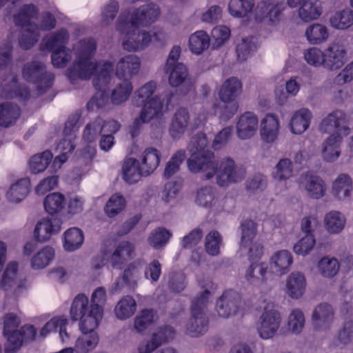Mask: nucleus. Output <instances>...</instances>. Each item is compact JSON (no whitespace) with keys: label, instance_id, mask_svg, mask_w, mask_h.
<instances>
[{"label":"nucleus","instance_id":"338daca9","mask_svg":"<svg viewBox=\"0 0 353 353\" xmlns=\"http://www.w3.org/2000/svg\"><path fill=\"white\" fill-rule=\"evenodd\" d=\"M171 236L172 234L169 230L159 228L150 233L148 242L152 248L160 249L166 245Z\"/></svg>","mask_w":353,"mask_h":353},{"label":"nucleus","instance_id":"c9c22d12","mask_svg":"<svg viewBox=\"0 0 353 353\" xmlns=\"http://www.w3.org/2000/svg\"><path fill=\"white\" fill-rule=\"evenodd\" d=\"M322 12V4L319 0H307L303 1L298 10L299 19L305 23L319 19Z\"/></svg>","mask_w":353,"mask_h":353},{"label":"nucleus","instance_id":"f257e3e1","mask_svg":"<svg viewBox=\"0 0 353 353\" xmlns=\"http://www.w3.org/2000/svg\"><path fill=\"white\" fill-rule=\"evenodd\" d=\"M97 48L96 40L92 37L79 40L73 46L75 59L65 72L72 83L77 79H90L94 75L93 85L98 92L87 103L89 111H94L104 105L105 87L109 83L113 70L112 62L105 61L101 64L94 59Z\"/></svg>","mask_w":353,"mask_h":353},{"label":"nucleus","instance_id":"ddd939ff","mask_svg":"<svg viewBox=\"0 0 353 353\" xmlns=\"http://www.w3.org/2000/svg\"><path fill=\"white\" fill-rule=\"evenodd\" d=\"M156 88L157 83L154 81H150L145 83L135 92L133 103L136 106H143V108L149 104L151 110L157 108L159 109L157 111V115L162 116L164 112L170 110V103L172 95L168 97L166 105L164 106L157 95L152 96Z\"/></svg>","mask_w":353,"mask_h":353},{"label":"nucleus","instance_id":"7ed1b4c3","mask_svg":"<svg viewBox=\"0 0 353 353\" xmlns=\"http://www.w3.org/2000/svg\"><path fill=\"white\" fill-rule=\"evenodd\" d=\"M160 10L157 5L148 3L129 11L122 12L117 19V29L124 34L122 46L129 52L143 50L151 43L152 37L139 27H148L159 18Z\"/></svg>","mask_w":353,"mask_h":353},{"label":"nucleus","instance_id":"09e8293b","mask_svg":"<svg viewBox=\"0 0 353 353\" xmlns=\"http://www.w3.org/2000/svg\"><path fill=\"white\" fill-rule=\"evenodd\" d=\"M151 108L149 104L145 105V108H142L139 117L136 118L130 126V134L132 138L136 137L139 133V130L143 123L149 122L150 120L159 118L161 116L157 115L158 108H154L153 110H150Z\"/></svg>","mask_w":353,"mask_h":353},{"label":"nucleus","instance_id":"37998d69","mask_svg":"<svg viewBox=\"0 0 353 353\" xmlns=\"http://www.w3.org/2000/svg\"><path fill=\"white\" fill-rule=\"evenodd\" d=\"M30 181L28 178H23L13 183L6 192V197L10 202L19 203L23 201L30 191Z\"/></svg>","mask_w":353,"mask_h":353},{"label":"nucleus","instance_id":"4d7b16f0","mask_svg":"<svg viewBox=\"0 0 353 353\" xmlns=\"http://www.w3.org/2000/svg\"><path fill=\"white\" fill-rule=\"evenodd\" d=\"M221 104H214L213 110L214 114L223 121H227L232 118L239 110V103L236 101L221 102Z\"/></svg>","mask_w":353,"mask_h":353},{"label":"nucleus","instance_id":"393cba45","mask_svg":"<svg viewBox=\"0 0 353 353\" xmlns=\"http://www.w3.org/2000/svg\"><path fill=\"white\" fill-rule=\"evenodd\" d=\"M62 221L57 217H47L40 220L34 228V237L38 241L44 242L59 232Z\"/></svg>","mask_w":353,"mask_h":353},{"label":"nucleus","instance_id":"e433bc0d","mask_svg":"<svg viewBox=\"0 0 353 353\" xmlns=\"http://www.w3.org/2000/svg\"><path fill=\"white\" fill-rule=\"evenodd\" d=\"M312 119V113L307 108L296 111L290 121V128L294 134H301L307 130Z\"/></svg>","mask_w":353,"mask_h":353},{"label":"nucleus","instance_id":"603ef678","mask_svg":"<svg viewBox=\"0 0 353 353\" xmlns=\"http://www.w3.org/2000/svg\"><path fill=\"white\" fill-rule=\"evenodd\" d=\"M257 47L258 44L255 37L243 38L236 45V52L237 59L239 61H246L256 52Z\"/></svg>","mask_w":353,"mask_h":353},{"label":"nucleus","instance_id":"f8f14e48","mask_svg":"<svg viewBox=\"0 0 353 353\" xmlns=\"http://www.w3.org/2000/svg\"><path fill=\"white\" fill-rule=\"evenodd\" d=\"M134 250L132 243L128 241L121 242L113 253L103 250L92 259V268L99 270L110 261L112 268L121 269L122 265L131 258Z\"/></svg>","mask_w":353,"mask_h":353},{"label":"nucleus","instance_id":"58836bf2","mask_svg":"<svg viewBox=\"0 0 353 353\" xmlns=\"http://www.w3.org/2000/svg\"><path fill=\"white\" fill-rule=\"evenodd\" d=\"M324 227L330 234H339L344 230L346 225L345 216L339 211L332 210L324 217Z\"/></svg>","mask_w":353,"mask_h":353},{"label":"nucleus","instance_id":"c756f323","mask_svg":"<svg viewBox=\"0 0 353 353\" xmlns=\"http://www.w3.org/2000/svg\"><path fill=\"white\" fill-rule=\"evenodd\" d=\"M306 286L304 274L299 272H293L286 279L285 292L290 298L298 299L305 294Z\"/></svg>","mask_w":353,"mask_h":353},{"label":"nucleus","instance_id":"4be33fe9","mask_svg":"<svg viewBox=\"0 0 353 353\" xmlns=\"http://www.w3.org/2000/svg\"><path fill=\"white\" fill-rule=\"evenodd\" d=\"M259 128L256 114L250 111L245 112L238 117L236 123V133L241 140H248L254 137Z\"/></svg>","mask_w":353,"mask_h":353},{"label":"nucleus","instance_id":"f03ea898","mask_svg":"<svg viewBox=\"0 0 353 353\" xmlns=\"http://www.w3.org/2000/svg\"><path fill=\"white\" fill-rule=\"evenodd\" d=\"M189 150L191 153L187 162L189 170L193 173L200 171L205 172L204 179H210L216 174L217 183L224 186L229 183L240 181L245 176V168L235 165L234 161L230 158L223 159L217 170L214 154L208 149V141L203 132L198 133L191 139Z\"/></svg>","mask_w":353,"mask_h":353},{"label":"nucleus","instance_id":"412c9836","mask_svg":"<svg viewBox=\"0 0 353 353\" xmlns=\"http://www.w3.org/2000/svg\"><path fill=\"white\" fill-rule=\"evenodd\" d=\"M334 312L331 305L321 303L317 305L312 314V326L315 331L326 332L334 322Z\"/></svg>","mask_w":353,"mask_h":353},{"label":"nucleus","instance_id":"de8ad7c7","mask_svg":"<svg viewBox=\"0 0 353 353\" xmlns=\"http://www.w3.org/2000/svg\"><path fill=\"white\" fill-rule=\"evenodd\" d=\"M332 28L336 30H344L353 25V10L345 8L336 12L330 19Z\"/></svg>","mask_w":353,"mask_h":353},{"label":"nucleus","instance_id":"6ab92c4d","mask_svg":"<svg viewBox=\"0 0 353 353\" xmlns=\"http://www.w3.org/2000/svg\"><path fill=\"white\" fill-rule=\"evenodd\" d=\"M20 324L19 318L13 313L7 314L3 322V334L7 339L5 353H15L21 346V336L17 327Z\"/></svg>","mask_w":353,"mask_h":353},{"label":"nucleus","instance_id":"1a4fd4ad","mask_svg":"<svg viewBox=\"0 0 353 353\" xmlns=\"http://www.w3.org/2000/svg\"><path fill=\"white\" fill-rule=\"evenodd\" d=\"M79 117L77 114L71 115L65 123L63 130L64 137L58 143L56 150L60 152L53 160L50 165L52 172H57L68 159V154L75 148L74 140L79 130L78 121Z\"/></svg>","mask_w":353,"mask_h":353},{"label":"nucleus","instance_id":"423d86ee","mask_svg":"<svg viewBox=\"0 0 353 353\" xmlns=\"http://www.w3.org/2000/svg\"><path fill=\"white\" fill-rule=\"evenodd\" d=\"M199 283L204 290L192 301L191 305L192 317L187 325V332L189 335L193 337L203 334L208 330V319L205 309L209 302L210 296L217 289V285L209 279L199 281Z\"/></svg>","mask_w":353,"mask_h":353},{"label":"nucleus","instance_id":"7c9ffc66","mask_svg":"<svg viewBox=\"0 0 353 353\" xmlns=\"http://www.w3.org/2000/svg\"><path fill=\"white\" fill-rule=\"evenodd\" d=\"M30 95V90L27 87H18L16 75L12 76L10 82L8 83L7 79H4L1 84L0 96L3 98L20 97L26 101L29 99Z\"/></svg>","mask_w":353,"mask_h":353},{"label":"nucleus","instance_id":"49530a36","mask_svg":"<svg viewBox=\"0 0 353 353\" xmlns=\"http://www.w3.org/2000/svg\"><path fill=\"white\" fill-rule=\"evenodd\" d=\"M305 35L310 43L319 45L328 39L329 30L325 26L316 23L307 28Z\"/></svg>","mask_w":353,"mask_h":353},{"label":"nucleus","instance_id":"8fccbe9b","mask_svg":"<svg viewBox=\"0 0 353 353\" xmlns=\"http://www.w3.org/2000/svg\"><path fill=\"white\" fill-rule=\"evenodd\" d=\"M20 116V108L9 102L0 105V126L8 127Z\"/></svg>","mask_w":353,"mask_h":353},{"label":"nucleus","instance_id":"ea45409f","mask_svg":"<svg viewBox=\"0 0 353 353\" xmlns=\"http://www.w3.org/2000/svg\"><path fill=\"white\" fill-rule=\"evenodd\" d=\"M189 113L185 108L177 110L172 120L170 134L173 139L180 138L187 130L189 125Z\"/></svg>","mask_w":353,"mask_h":353},{"label":"nucleus","instance_id":"5fc2aeb1","mask_svg":"<svg viewBox=\"0 0 353 353\" xmlns=\"http://www.w3.org/2000/svg\"><path fill=\"white\" fill-rule=\"evenodd\" d=\"M54 256V250L50 246H45L33 255L31 266L33 269H43L48 266Z\"/></svg>","mask_w":353,"mask_h":353},{"label":"nucleus","instance_id":"79ce46f5","mask_svg":"<svg viewBox=\"0 0 353 353\" xmlns=\"http://www.w3.org/2000/svg\"><path fill=\"white\" fill-rule=\"evenodd\" d=\"M62 240L63 249L67 252H74L82 245L83 232L76 227L69 228L63 233Z\"/></svg>","mask_w":353,"mask_h":353},{"label":"nucleus","instance_id":"b1692460","mask_svg":"<svg viewBox=\"0 0 353 353\" xmlns=\"http://www.w3.org/2000/svg\"><path fill=\"white\" fill-rule=\"evenodd\" d=\"M281 124L278 117L272 113L267 114L260 123V137L265 143H273L279 138Z\"/></svg>","mask_w":353,"mask_h":353},{"label":"nucleus","instance_id":"c85d7f7f","mask_svg":"<svg viewBox=\"0 0 353 353\" xmlns=\"http://www.w3.org/2000/svg\"><path fill=\"white\" fill-rule=\"evenodd\" d=\"M352 191L353 181L350 176L347 174H340L332 183V194L339 201H349Z\"/></svg>","mask_w":353,"mask_h":353},{"label":"nucleus","instance_id":"a19ab883","mask_svg":"<svg viewBox=\"0 0 353 353\" xmlns=\"http://www.w3.org/2000/svg\"><path fill=\"white\" fill-rule=\"evenodd\" d=\"M196 202L199 205L208 208L214 213L222 210V206L216 198L214 189L211 187L201 188L196 195Z\"/></svg>","mask_w":353,"mask_h":353},{"label":"nucleus","instance_id":"6e6d98bb","mask_svg":"<svg viewBox=\"0 0 353 353\" xmlns=\"http://www.w3.org/2000/svg\"><path fill=\"white\" fill-rule=\"evenodd\" d=\"M53 155L49 150L32 156L29 161V168L32 173L37 174L44 171L52 159Z\"/></svg>","mask_w":353,"mask_h":353},{"label":"nucleus","instance_id":"5701e85b","mask_svg":"<svg viewBox=\"0 0 353 353\" xmlns=\"http://www.w3.org/2000/svg\"><path fill=\"white\" fill-rule=\"evenodd\" d=\"M174 336V329L168 325L157 328L152 334L150 341L141 343L138 350L139 353H151L162 344L172 340Z\"/></svg>","mask_w":353,"mask_h":353},{"label":"nucleus","instance_id":"9b49d317","mask_svg":"<svg viewBox=\"0 0 353 353\" xmlns=\"http://www.w3.org/2000/svg\"><path fill=\"white\" fill-rule=\"evenodd\" d=\"M23 79L36 85L39 95L46 92L53 83L54 75L46 70L43 62L34 61L24 65L22 70Z\"/></svg>","mask_w":353,"mask_h":353},{"label":"nucleus","instance_id":"cd10ccee","mask_svg":"<svg viewBox=\"0 0 353 353\" xmlns=\"http://www.w3.org/2000/svg\"><path fill=\"white\" fill-rule=\"evenodd\" d=\"M299 183L310 198L319 199L323 197L325 193V183L321 177L316 175L307 173L301 176Z\"/></svg>","mask_w":353,"mask_h":353},{"label":"nucleus","instance_id":"864d4df0","mask_svg":"<svg viewBox=\"0 0 353 353\" xmlns=\"http://www.w3.org/2000/svg\"><path fill=\"white\" fill-rule=\"evenodd\" d=\"M137 303L130 296L123 297L114 308L116 316L121 320L132 316L136 311Z\"/></svg>","mask_w":353,"mask_h":353},{"label":"nucleus","instance_id":"9d476101","mask_svg":"<svg viewBox=\"0 0 353 353\" xmlns=\"http://www.w3.org/2000/svg\"><path fill=\"white\" fill-rule=\"evenodd\" d=\"M121 128L120 123L115 120L104 122L101 118H97L88 123L83 132V139L88 145L84 150L83 157L91 159L95 154V144L98 136L101 133L114 135Z\"/></svg>","mask_w":353,"mask_h":353},{"label":"nucleus","instance_id":"e2e57ef3","mask_svg":"<svg viewBox=\"0 0 353 353\" xmlns=\"http://www.w3.org/2000/svg\"><path fill=\"white\" fill-rule=\"evenodd\" d=\"M132 85L129 79L123 80L112 91L111 101L113 104L119 105L129 98L132 92Z\"/></svg>","mask_w":353,"mask_h":353},{"label":"nucleus","instance_id":"69168bd1","mask_svg":"<svg viewBox=\"0 0 353 353\" xmlns=\"http://www.w3.org/2000/svg\"><path fill=\"white\" fill-rule=\"evenodd\" d=\"M223 244L222 236L216 230L210 232L205 238V248L207 253L211 256L219 254Z\"/></svg>","mask_w":353,"mask_h":353},{"label":"nucleus","instance_id":"dca6fc26","mask_svg":"<svg viewBox=\"0 0 353 353\" xmlns=\"http://www.w3.org/2000/svg\"><path fill=\"white\" fill-rule=\"evenodd\" d=\"M27 281L21 277L18 273V265L16 262L9 263L3 272L1 282V288L7 294H13L15 297L19 296L28 289Z\"/></svg>","mask_w":353,"mask_h":353},{"label":"nucleus","instance_id":"a878e982","mask_svg":"<svg viewBox=\"0 0 353 353\" xmlns=\"http://www.w3.org/2000/svg\"><path fill=\"white\" fill-rule=\"evenodd\" d=\"M241 302L239 294L232 290L225 291L217 300L216 309L219 316L228 318L236 312Z\"/></svg>","mask_w":353,"mask_h":353},{"label":"nucleus","instance_id":"72a5a7b5","mask_svg":"<svg viewBox=\"0 0 353 353\" xmlns=\"http://www.w3.org/2000/svg\"><path fill=\"white\" fill-rule=\"evenodd\" d=\"M241 91V81L236 77H230L223 83L218 94L221 102H230L236 100Z\"/></svg>","mask_w":353,"mask_h":353},{"label":"nucleus","instance_id":"bb28decb","mask_svg":"<svg viewBox=\"0 0 353 353\" xmlns=\"http://www.w3.org/2000/svg\"><path fill=\"white\" fill-rule=\"evenodd\" d=\"M140 66L141 61L138 56L126 55L117 63L115 74L120 79L130 81L131 77L139 72Z\"/></svg>","mask_w":353,"mask_h":353},{"label":"nucleus","instance_id":"0eeeda50","mask_svg":"<svg viewBox=\"0 0 353 353\" xmlns=\"http://www.w3.org/2000/svg\"><path fill=\"white\" fill-rule=\"evenodd\" d=\"M246 16L253 10L256 21L276 26L282 19L286 3L283 1L261 0L254 8V0H241Z\"/></svg>","mask_w":353,"mask_h":353},{"label":"nucleus","instance_id":"3c124183","mask_svg":"<svg viewBox=\"0 0 353 353\" xmlns=\"http://www.w3.org/2000/svg\"><path fill=\"white\" fill-rule=\"evenodd\" d=\"M210 39L206 32L198 30L189 38V47L192 53L201 54L210 46Z\"/></svg>","mask_w":353,"mask_h":353},{"label":"nucleus","instance_id":"0e129e2a","mask_svg":"<svg viewBox=\"0 0 353 353\" xmlns=\"http://www.w3.org/2000/svg\"><path fill=\"white\" fill-rule=\"evenodd\" d=\"M141 265L142 262L141 261H134L128 265L122 276V281L125 285L131 288L137 285L141 276L140 269Z\"/></svg>","mask_w":353,"mask_h":353},{"label":"nucleus","instance_id":"052dcab7","mask_svg":"<svg viewBox=\"0 0 353 353\" xmlns=\"http://www.w3.org/2000/svg\"><path fill=\"white\" fill-rule=\"evenodd\" d=\"M119 8V4L117 0L108 1L101 8V25L107 26L111 24L118 14Z\"/></svg>","mask_w":353,"mask_h":353},{"label":"nucleus","instance_id":"774afa93","mask_svg":"<svg viewBox=\"0 0 353 353\" xmlns=\"http://www.w3.org/2000/svg\"><path fill=\"white\" fill-rule=\"evenodd\" d=\"M305 323L303 312L299 309H294L290 312L288 320V330L293 334H299Z\"/></svg>","mask_w":353,"mask_h":353},{"label":"nucleus","instance_id":"4c0bfd02","mask_svg":"<svg viewBox=\"0 0 353 353\" xmlns=\"http://www.w3.org/2000/svg\"><path fill=\"white\" fill-rule=\"evenodd\" d=\"M139 165L144 176H149L158 167L160 162L159 151L153 148H146L140 156Z\"/></svg>","mask_w":353,"mask_h":353},{"label":"nucleus","instance_id":"39448f33","mask_svg":"<svg viewBox=\"0 0 353 353\" xmlns=\"http://www.w3.org/2000/svg\"><path fill=\"white\" fill-rule=\"evenodd\" d=\"M106 299V291L103 287L96 288L92 292L91 304H89V299L85 295H77L70 307L71 319L82 318L83 325L96 326L97 323H101L103 317V305Z\"/></svg>","mask_w":353,"mask_h":353},{"label":"nucleus","instance_id":"20e7f679","mask_svg":"<svg viewBox=\"0 0 353 353\" xmlns=\"http://www.w3.org/2000/svg\"><path fill=\"white\" fill-rule=\"evenodd\" d=\"M39 10L33 4H25L21 7L19 12L14 16L16 26L23 28L19 39L21 48L28 50L32 48L39 40V30L50 31L56 26V19L49 11L43 12L39 26L32 21L37 17Z\"/></svg>","mask_w":353,"mask_h":353},{"label":"nucleus","instance_id":"473e14b6","mask_svg":"<svg viewBox=\"0 0 353 353\" xmlns=\"http://www.w3.org/2000/svg\"><path fill=\"white\" fill-rule=\"evenodd\" d=\"M343 139L341 135L331 134L324 141L322 146V157L324 161L332 163L339 157Z\"/></svg>","mask_w":353,"mask_h":353},{"label":"nucleus","instance_id":"c03bdc74","mask_svg":"<svg viewBox=\"0 0 353 353\" xmlns=\"http://www.w3.org/2000/svg\"><path fill=\"white\" fill-rule=\"evenodd\" d=\"M69 38L68 31L65 28H61L52 34L45 37L42 40L41 48L52 51L60 46H65Z\"/></svg>","mask_w":353,"mask_h":353},{"label":"nucleus","instance_id":"6e6552de","mask_svg":"<svg viewBox=\"0 0 353 353\" xmlns=\"http://www.w3.org/2000/svg\"><path fill=\"white\" fill-rule=\"evenodd\" d=\"M181 54V48L174 46L168 57L165 72L168 74V81L172 87L181 85L183 89L181 92L183 94L189 92L193 87V81L188 77V70L186 66L178 62Z\"/></svg>","mask_w":353,"mask_h":353},{"label":"nucleus","instance_id":"2f4dec72","mask_svg":"<svg viewBox=\"0 0 353 353\" xmlns=\"http://www.w3.org/2000/svg\"><path fill=\"white\" fill-rule=\"evenodd\" d=\"M292 262V256L289 251L285 250L278 251L270 258L271 271L276 275H283L288 272Z\"/></svg>","mask_w":353,"mask_h":353},{"label":"nucleus","instance_id":"f704fd0d","mask_svg":"<svg viewBox=\"0 0 353 353\" xmlns=\"http://www.w3.org/2000/svg\"><path fill=\"white\" fill-rule=\"evenodd\" d=\"M67 325L68 319L65 316L53 317L42 327L40 331V336L46 337L48 334L58 330L61 341L65 343L69 339V334L65 330Z\"/></svg>","mask_w":353,"mask_h":353},{"label":"nucleus","instance_id":"13d9d810","mask_svg":"<svg viewBox=\"0 0 353 353\" xmlns=\"http://www.w3.org/2000/svg\"><path fill=\"white\" fill-rule=\"evenodd\" d=\"M241 226V239L240 246L241 248L249 247L250 249L255 243L260 244L258 242H252L253 239L256 234V225L253 221H244Z\"/></svg>","mask_w":353,"mask_h":353},{"label":"nucleus","instance_id":"bf43d9fd","mask_svg":"<svg viewBox=\"0 0 353 353\" xmlns=\"http://www.w3.org/2000/svg\"><path fill=\"white\" fill-rule=\"evenodd\" d=\"M72 57V50L63 46L52 50L51 61L54 67L63 68L71 61Z\"/></svg>","mask_w":353,"mask_h":353},{"label":"nucleus","instance_id":"aec40b11","mask_svg":"<svg viewBox=\"0 0 353 353\" xmlns=\"http://www.w3.org/2000/svg\"><path fill=\"white\" fill-rule=\"evenodd\" d=\"M347 61V52L345 46L334 41L324 49V68L328 71L341 69Z\"/></svg>","mask_w":353,"mask_h":353},{"label":"nucleus","instance_id":"2eb2a0df","mask_svg":"<svg viewBox=\"0 0 353 353\" xmlns=\"http://www.w3.org/2000/svg\"><path fill=\"white\" fill-rule=\"evenodd\" d=\"M263 254V247L261 244H254L248 253L250 265L245 274V280L250 284L259 285L265 280L267 273V265L265 263H259Z\"/></svg>","mask_w":353,"mask_h":353},{"label":"nucleus","instance_id":"a211bd4d","mask_svg":"<svg viewBox=\"0 0 353 353\" xmlns=\"http://www.w3.org/2000/svg\"><path fill=\"white\" fill-rule=\"evenodd\" d=\"M73 321H79V329L81 332L76 340L74 350L75 353H89L92 352L97 346L99 337L96 332L100 323H97V325L94 327H88L87 325H83V319L79 318L77 319H72Z\"/></svg>","mask_w":353,"mask_h":353},{"label":"nucleus","instance_id":"680f3d73","mask_svg":"<svg viewBox=\"0 0 353 353\" xmlns=\"http://www.w3.org/2000/svg\"><path fill=\"white\" fill-rule=\"evenodd\" d=\"M317 268L323 277L332 278L339 270V263L334 257L324 256L318 262Z\"/></svg>","mask_w":353,"mask_h":353},{"label":"nucleus","instance_id":"4468645a","mask_svg":"<svg viewBox=\"0 0 353 353\" xmlns=\"http://www.w3.org/2000/svg\"><path fill=\"white\" fill-rule=\"evenodd\" d=\"M263 305L264 312L260 316L256 328L261 339H269L277 332L281 325V318L280 313L273 309L272 302H267L265 299Z\"/></svg>","mask_w":353,"mask_h":353},{"label":"nucleus","instance_id":"a18cd8bd","mask_svg":"<svg viewBox=\"0 0 353 353\" xmlns=\"http://www.w3.org/2000/svg\"><path fill=\"white\" fill-rule=\"evenodd\" d=\"M122 176L125 182L130 184L137 183L141 176H144L139 161L134 158L125 159L122 166Z\"/></svg>","mask_w":353,"mask_h":353},{"label":"nucleus","instance_id":"f3484780","mask_svg":"<svg viewBox=\"0 0 353 353\" xmlns=\"http://www.w3.org/2000/svg\"><path fill=\"white\" fill-rule=\"evenodd\" d=\"M348 117L341 110H336L327 114L321 122L319 130L323 133H331L345 137L350 132L348 127Z\"/></svg>","mask_w":353,"mask_h":353}]
</instances>
